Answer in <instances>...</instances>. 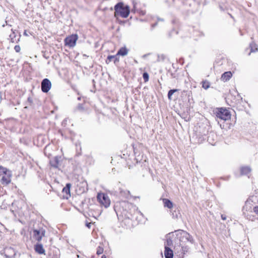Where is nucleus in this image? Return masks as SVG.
I'll return each instance as SVG.
<instances>
[{"label":"nucleus","mask_w":258,"mask_h":258,"mask_svg":"<svg viewBox=\"0 0 258 258\" xmlns=\"http://www.w3.org/2000/svg\"><path fill=\"white\" fill-rule=\"evenodd\" d=\"M175 237L177 238V246L180 247V245L184 244L186 242H189L191 244H194L195 240L193 237L186 231L182 230H175Z\"/></svg>","instance_id":"1"},{"label":"nucleus","mask_w":258,"mask_h":258,"mask_svg":"<svg viewBox=\"0 0 258 258\" xmlns=\"http://www.w3.org/2000/svg\"><path fill=\"white\" fill-rule=\"evenodd\" d=\"M115 16L119 15L122 18H126L131 12L128 5H124L122 2L117 3L114 6Z\"/></svg>","instance_id":"2"},{"label":"nucleus","mask_w":258,"mask_h":258,"mask_svg":"<svg viewBox=\"0 0 258 258\" xmlns=\"http://www.w3.org/2000/svg\"><path fill=\"white\" fill-rule=\"evenodd\" d=\"M214 114L217 119L226 121L231 118V113L228 109L225 108H217L214 111Z\"/></svg>","instance_id":"3"},{"label":"nucleus","mask_w":258,"mask_h":258,"mask_svg":"<svg viewBox=\"0 0 258 258\" xmlns=\"http://www.w3.org/2000/svg\"><path fill=\"white\" fill-rule=\"evenodd\" d=\"M128 52V50L126 48V47H121L117 52L116 55H109L107 56V59H106V63L107 64L109 63L111 61H112V59H114V63L117 64L119 61V59L118 57V55H120L122 56H125L127 54Z\"/></svg>","instance_id":"4"},{"label":"nucleus","mask_w":258,"mask_h":258,"mask_svg":"<svg viewBox=\"0 0 258 258\" xmlns=\"http://www.w3.org/2000/svg\"><path fill=\"white\" fill-rule=\"evenodd\" d=\"M97 198L99 203L104 206L105 208H107L110 206V201L106 194L99 193L98 194Z\"/></svg>","instance_id":"5"},{"label":"nucleus","mask_w":258,"mask_h":258,"mask_svg":"<svg viewBox=\"0 0 258 258\" xmlns=\"http://www.w3.org/2000/svg\"><path fill=\"white\" fill-rule=\"evenodd\" d=\"M177 238L175 237V234L174 232L169 233L167 235V238L166 240V245L168 246H170L174 245V249L176 250V247L177 246Z\"/></svg>","instance_id":"6"},{"label":"nucleus","mask_w":258,"mask_h":258,"mask_svg":"<svg viewBox=\"0 0 258 258\" xmlns=\"http://www.w3.org/2000/svg\"><path fill=\"white\" fill-rule=\"evenodd\" d=\"M78 36L76 34H73L67 37L64 39V43L66 45L70 47H74L76 45V41L78 40Z\"/></svg>","instance_id":"7"},{"label":"nucleus","mask_w":258,"mask_h":258,"mask_svg":"<svg viewBox=\"0 0 258 258\" xmlns=\"http://www.w3.org/2000/svg\"><path fill=\"white\" fill-rule=\"evenodd\" d=\"M51 87V83L48 79L45 78L42 80L41 84V89L43 93H47L50 90Z\"/></svg>","instance_id":"8"},{"label":"nucleus","mask_w":258,"mask_h":258,"mask_svg":"<svg viewBox=\"0 0 258 258\" xmlns=\"http://www.w3.org/2000/svg\"><path fill=\"white\" fill-rule=\"evenodd\" d=\"M33 233V238L38 241H40L41 240L42 237L45 235V231L43 228L39 229H34Z\"/></svg>","instance_id":"9"},{"label":"nucleus","mask_w":258,"mask_h":258,"mask_svg":"<svg viewBox=\"0 0 258 258\" xmlns=\"http://www.w3.org/2000/svg\"><path fill=\"white\" fill-rule=\"evenodd\" d=\"M245 208H247V207H244L243 209V214L244 215V217L248 220L254 221L256 219H258V217H256L255 215H254L253 210H250L248 211L247 209L246 211H245Z\"/></svg>","instance_id":"10"},{"label":"nucleus","mask_w":258,"mask_h":258,"mask_svg":"<svg viewBox=\"0 0 258 258\" xmlns=\"http://www.w3.org/2000/svg\"><path fill=\"white\" fill-rule=\"evenodd\" d=\"M77 186V190L78 191L80 194L85 192L88 190V184L85 181H83L78 183Z\"/></svg>","instance_id":"11"},{"label":"nucleus","mask_w":258,"mask_h":258,"mask_svg":"<svg viewBox=\"0 0 258 258\" xmlns=\"http://www.w3.org/2000/svg\"><path fill=\"white\" fill-rule=\"evenodd\" d=\"M12 33L9 35V38L10 39V41L12 43H18L20 39L21 35L19 34L18 37H17V34L18 31L16 30H14L13 29H11Z\"/></svg>","instance_id":"12"},{"label":"nucleus","mask_w":258,"mask_h":258,"mask_svg":"<svg viewBox=\"0 0 258 258\" xmlns=\"http://www.w3.org/2000/svg\"><path fill=\"white\" fill-rule=\"evenodd\" d=\"M5 256L6 257L10 258L16 255V251L13 248L11 247H6L4 249Z\"/></svg>","instance_id":"13"},{"label":"nucleus","mask_w":258,"mask_h":258,"mask_svg":"<svg viewBox=\"0 0 258 258\" xmlns=\"http://www.w3.org/2000/svg\"><path fill=\"white\" fill-rule=\"evenodd\" d=\"M75 111H79L81 113H85L88 111V107L85 104V100L84 103H79L75 109Z\"/></svg>","instance_id":"14"},{"label":"nucleus","mask_w":258,"mask_h":258,"mask_svg":"<svg viewBox=\"0 0 258 258\" xmlns=\"http://www.w3.org/2000/svg\"><path fill=\"white\" fill-rule=\"evenodd\" d=\"M61 156H56L52 159L49 161V164L53 168H57L59 165Z\"/></svg>","instance_id":"15"},{"label":"nucleus","mask_w":258,"mask_h":258,"mask_svg":"<svg viewBox=\"0 0 258 258\" xmlns=\"http://www.w3.org/2000/svg\"><path fill=\"white\" fill-rule=\"evenodd\" d=\"M71 187V184L68 183L66 184L65 187L62 189V192L66 194V196H63V198L67 199H69L71 197L70 189Z\"/></svg>","instance_id":"16"},{"label":"nucleus","mask_w":258,"mask_h":258,"mask_svg":"<svg viewBox=\"0 0 258 258\" xmlns=\"http://www.w3.org/2000/svg\"><path fill=\"white\" fill-rule=\"evenodd\" d=\"M251 171L250 167L248 166H244L240 167V171L241 175H246Z\"/></svg>","instance_id":"17"},{"label":"nucleus","mask_w":258,"mask_h":258,"mask_svg":"<svg viewBox=\"0 0 258 258\" xmlns=\"http://www.w3.org/2000/svg\"><path fill=\"white\" fill-rule=\"evenodd\" d=\"M11 173H8L7 175H5L3 176L1 179V183L3 184L8 185L11 182Z\"/></svg>","instance_id":"18"},{"label":"nucleus","mask_w":258,"mask_h":258,"mask_svg":"<svg viewBox=\"0 0 258 258\" xmlns=\"http://www.w3.org/2000/svg\"><path fill=\"white\" fill-rule=\"evenodd\" d=\"M164 255L165 258H173V256L172 250L167 246H165Z\"/></svg>","instance_id":"19"},{"label":"nucleus","mask_w":258,"mask_h":258,"mask_svg":"<svg viewBox=\"0 0 258 258\" xmlns=\"http://www.w3.org/2000/svg\"><path fill=\"white\" fill-rule=\"evenodd\" d=\"M232 76V74L231 72H224L221 76V80L223 82H227L229 80Z\"/></svg>","instance_id":"20"},{"label":"nucleus","mask_w":258,"mask_h":258,"mask_svg":"<svg viewBox=\"0 0 258 258\" xmlns=\"http://www.w3.org/2000/svg\"><path fill=\"white\" fill-rule=\"evenodd\" d=\"M34 249L38 253L40 254H44L45 250L42 244L37 243L35 245Z\"/></svg>","instance_id":"21"},{"label":"nucleus","mask_w":258,"mask_h":258,"mask_svg":"<svg viewBox=\"0 0 258 258\" xmlns=\"http://www.w3.org/2000/svg\"><path fill=\"white\" fill-rule=\"evenodd\" d=\"M162 200L164 207L167 208L169 209H171L173 208V204L171 200L166 198L163 199Z\"/></svg>","instance_id":"22"},{"label":"nucleus","mask_w":258,"mask_h":258,"mask_svg":"<svg viewBox=\"0 0 258 258\" xmlns=\"http://www.w3.org/2000/svg\"><path fill=\"white\" fill-rule=\"evenodd\" d=\"M170 213L171 214V216L173 219H177L178 218L179 215H180V212L178 210H170Z\"/></svg>","instance_id":"23"},{"label":"nucleus","mask_w":258,"mask_h":258,"mask_svg":"<svg viewBox=\"0 0 258 258\" xmlns=\"http://www.w3.org/2000/svg\"><path fill=\"white\" fill-rule=\"evenodd\" d=\"M178 91V89H176L169 90L168 92V94H167L168 99L169 100H172V96L173 95V94L174 93L177 92Z\"/></svg>","instance_id":"24"},{"label":"nucleus","mask_w":258,"mask_h":258,"mask_svg":"<svg viewBox=\"0 0 258 258\" xmlns=\"http://www.w3.org/2000/svg\"><path fill=\"white\" fill-rule=\"evenodd\" d=\"M202 87L205 90H207L210 87V83L207 80H203L202 82Z\"/></svg>","instance_id":"25"},{"label":"nucleus","mask_w":258,"mask_h":258,"mask_svg":"<svg viewBox=\"0 0 258 258\" xmlns=\"http://www.w3.org/2000/svg\"><path fill=\"white\" fill-rule=\"evenodd\" d=\"M10 173H11V171L7 168L4 167L1 165L0 166V174H4L5 175H7Z\"/></svg>","instance_id":"26"},{"label":"nucleus","mask_w":258,"mask_h":258,"mask_svg":"<svg viewBox=\"0 0 258 258\" xmlns=\"http://www.w3.org/2000/svg\"><path fill=\"white\" fill-rule=\"evenodd\" d=\"M249 47L250 48V52L249 53L248 55H250L251 52H255L258 51V48L255 44L250 43Z\"/></svg>","instance_id":"27"},{"label":"nucleus","mask_w":258,"mask_h":258,"mask_svg":"<svg viewBox=\"0 0 258 258\" xmlns=\"http://www.w3.org/2000/svg\"><path fill=\"white\" fill-rule=\"evenodd\" d=\"M181 246V253L183 255L185 254L186 252L188 251L189 249V247L187 245L184 246V244L180 245Z\"/></svg>","instance_id":"28"},{"label":"nucleus","mask_w":258,"mask_h":258,"mask_svg":"<svg viewBox=\"0 0 258 258\" xmlns=\"http://www.w3.org/2000/svg\"><path fill=\"white\" fill-rule=\"evenodd\" d=\"M178 33V31H176L175 29H172L171 31H170L168 33V37L169 38H172L173 36V35H177Z\"/></svg>","instance_id":"29"},{"label":"nucleus","mask_w":258,"mask_h":258,"mask_svg":"<svg viewBox=\"0 0 258 258\" xmlns=\"http://www.w3.org/2000/svg\"><path fill=\"white\" fill-rule=\"evenodd\" d=\"M143 78L145 82H147L149 81V76L148 73L144 72L143 74Z\"/></svg>","instance_id":"30"},{"label":"nucleus","mask_w":258,"mask_h":258,"mask_svg":"<svg viewBox=\"0 0 258 258\" xmlns=\"http://www.w3.org/2000/svg\"><path fill=\"white\" fill-rule=\"evenodd\" d=\"M176 71H175L174 73H172L171 72L169 71V73L170 74L171 78L175 79L178 78V74L176 73Z\"/></svg>","instance_id":"31"},{"label":"nucleus","mask_w":258,"mask_h":258,"mask_svg":"<svg viewBox=\"0 0 258 258\" xmlns=\"http://www.w3.org/2000/svg\"><path fill=\"white\" fill-rule=\"evenodd\" d=\"M103 252V248L100 246L98 247L96 253L98 255L102 254Z\"/></svg>","instance_id":"32"},{"label":"nucleus","mask_w":258,"mask_h":258,"mask_svg":"<svg viewBox=\"0 0 258 258\" xmlns=\"http://www.w3.org/2000/svg\"><path fill=\"white\" fill-rule=\"evenodd\" d=\"M14 49L16 52H19L21 50V47L19 45H15Z\"/></svg>","instance_id":"33"},{"label":"nucleus","mask_w":258,"mask_h":258,"mask_svg":"<svg viewBox=\"0 0 258 258\" xmlns=\"http://www.w3.org/2000/svg\"><path fill=\"white\" fill-rule=\"evenodd\" d=\"M253 212L255 214H258V206H255L253 208Z\"/></svg>","instance_id":"34"},{"label":"nucleus","mask_w":258,"mask_h":258,"mask_svg":"<svg viewBox=\"0 0 258 258\" xmlns=\"http://www.w3.org/2000/svg\"><path fill=\"white\" fill-rule=\"evenodd\" d=\"M138 12H139L140 15L141 16H144L146 14L145 11L141 10H138Z\"/></svg>","instance_id":"35"},{"label":"nucleus","mask_w":258,"mask_h":258,"mask_svg":"<svg viewBox=\"0 0 258 258\" xmlns=\"http://www.w3.org/2000/svg\"><path fill=\"white\" fill-rule=\"evenodd\" d=\"M85 225L87 227H88V228H90L91 226V223L90 222H86V224H85Z\"/></svg>","instance_id":"36"},{"label":"nucleus","mask_w":258,"mask_h":258,"mask_svg":"<svg viewBox=\"0 0 258 258\" xmlns=\"http://www.w3.org/2000/svg\"><path fill=\"white\" fill-rule=\"evenodd\" d=\"M157 25H158V23L157 22H156V23H155L154 24H152L151 25V30H153V29L154 28H155Z\"/></svg>","instance_id":"37"},{"label":"nucleus","mask_w":258,"mask_h":258,"mask_svg":"<svg viewBox=\"0 0 258 258\" xmlns=\"http://www.w3.org/2000/svg\"><path fill=\"white\" fill-rule=\"evenodd\" d=\"M221 219L223 220H225L227 218L226 217V216L225 215H224V214H222L221 215Z\"/></svg>","instance_id":"38"},{"label":"nucleus","mask_w":258,"mask_h":258,"mask_svg":"<svg viewBox=\"0 0 258 258\" xmlns=\"http://www.w3.org/2000/svg\"><path fill=\"white\" fill-rule=\"evenodd\" d=\"M137 11L136 10V7H133L131 12L133 13H135Z\"/></svg>","instance_id":"39"},{"label":"nucleus","mask_w":258,"mask_h":258,"mask_svg":"<svg viewBox=\"0 0 258 258\" xmlns=\"http://www.w3.org/2000/svg\"><path fill=\"white\" fill-rule=\"evenodd\" d=\"M5 25H8V26H10V27H11V26H12V25H11L8 24V23H7V21H5V24H3V25H2V27H4L5 26Z\"/></svg>","instance_id":"40"},{"label":"nucleus","mask_w":258,"mask_h":258,"mask_svg":"<svg viewBox=\"0 0 258 258\" xmlns=\"http://www.w3.org/2000/svg\"><path fill=\"white\" fill-rule=\"evenodd\" d=\"M120 194L121 195H126V191H123L122 190L120 189Z\"/></svg>","instance_id":"41"},{"label":"nucleus","mask_w":258,"mask_h":258,"mask_svg":"<svg viewBox=\"0 0 258 258\" xmlns=\"http://www.w3.org/2000/svg\"><path fill=\"white\" fill-rule=\"evenodd\" d=\"M27 100L30 103H32V98L31 97H28Z\"/></svg>","instance_id":"42"},{"label":"nucleus","mask_w":258,"mask_h":258,"mask_svg":"<svg viewBox=\"0 0 258 258\" xmlns=\"http://www.w3.org/2000/svg\"><path fill=\"white\" fill-rule=\"evenodd\" d=\"M133 7H136L137 3L135 1H133Z\"/></svg>","instance_id":"43"},{"label":"nucleus","mask_w":258,"mask_h":258,"mask_svg":"<svg viewBox=\"0 0 258 258\" xmlns=\"http://www.w3.org/2000/svg\"><path fill=\"white\" fill-rule=\"evenodd\" d=\"M92 84L93 85V86L95 87V81L94 79L92 80Z\"/></svg>","instance_id":"44"},{"label":"nucleus","mask_w":258,"mask_h":258,"mask_svg":"<svg viewBox=\"0 0 258 258\" xmlns=\"http://www.w3.org/2000/svg\"><path fill=\"white\" fill-rule=\"evenodd\" d=\"M2 92L0 91V102L2 101Z\"/></svg>","instance_id":"45"},{"label":"nucleus","mask_w":258,"mask_h":258,"mask_svg":"<svg viewBox=\"0 0 258 258\" xmlns=\"http://www.w3.org/2000/svg\"><path fill=\"white\" fill-rule=\"evenodd\" d=\"M205 138L204 137H202V139L200 140V139H199V141H198V142L200 143V142H202V140H205Z\"/></svg>","instance_id":"46"},{"label":"nucleus","mask_w":258,"mask_h":258,"mask_svg":"<svg viewBox=\"0 0 258 258\" xmlns=\"http://www.w3.org/2000/svg\"><path fill=\"white\" fill-rule=\"evenodd\" d=\"M200 35L201 36H204L205 35L203 32H200Z\"/></svg>","instance_id":"47"},{"label":"nucleus","mask_w":258,"mask_h":258,"mask_svg":"<svg viewBox=\"0 0 258 258\" xmlns=\"http://www.w3.org/2000/svg\"><path fill=\"white\" fill-rule=\"evenodd\" d=\"M158 21H164L163 19L159 18H158Z\"/></svg>","instance_id":"48"},{"label":"nucleus","mask_w":258,"mask_h":258,"mask_svg":"<svg viewBox=\"0 0 258 258\" xmlns=\"http://www.w3.org/2000/svg\"><path fill=\"white\" fill-rule=\"evenodd\" d=\"M23 34H24V35H25V36H27V33H26V30H25V31H24Z\"/></svg>","instance_id":"49"},{"label":"nucleus","mask_w":258,"mask_h":258,"mask_svg":"<svg viewBox=\"0 0 258 258\" xmlns=\"http://www.w3.org/2000/svg\"><path fill=\"white\" fill-rule=\"evenodd\" d=\"M101 258H106V257L105 255L103 254L101 256Z\"/></svg>","instance_id":"50"},{"label":"nucleus","mask_w":258,"mask_h":258,"mask_svg":"<svg viewBox=\"0 0 258 258\" xmlns=\"http://www.w3.org/2000/svg\"><path fill=\"white\" fill-rule=\"evenodd\" d=\"M77 99H78V100H81V96L78 97V98H77Z\"/></svg>","instance_id":"51"},{"label":"nucleus","mask_w":258,"mask_h":258,"mask_svg":"<svg viewBox=\"0 0 258 258\" xmlns=\"http://www.w3.org/2000/svg\"><path fill=\"white\" fill-rule=\"evenodd\" d=\"M229 15H230L231 18L233 19V17L231 14H229Z\"/></svg>","instance_id":"52"},{"label":"nucleus","mask_w":258,"mask_h":258,"mask_svg":"<svg viewBox=\"0 0 258 258\" xmlns=\"http://www.w3.org/2000/svg\"><path fill=\"white\" fill-rule=\"evenodd\" d=\"M146 55H147L146 54H145V55H144L143 56V57H146Z\"/></svg>","instance_id":"53"},{"label":"nucleus","mask_w":258,"mask_h":258,"mask_svg":"<svg viewBox=\"0 0 258 258\" xmlns=\"http://www.w3.org/2000/svg\"><path fill=\"white\" fill-rule=\"evenodd\" d=\"M84 56L88 57V56H87V55H86V54H84Z\"/></svg>","instance_id":"54"}]
</instances>
